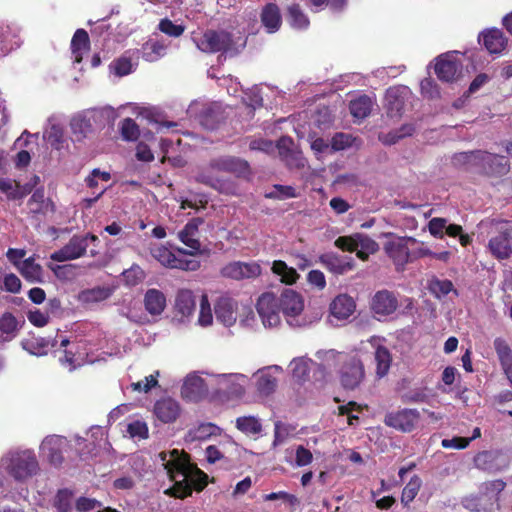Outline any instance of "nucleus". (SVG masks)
<instances>
[{"mask_svg": "<svg viewBox=\"0 0 512 512\" xmlns=\"http://www.w3.org/2000/svg\"><path fill=\"white\" fill-rule=\"evenodd\" d=\"M158 462L174 483L170 489L178 498L189 496L193 489L202 490L207 484V475L190 463L188 456L174 449L160 452Z\"/></svg>", "mask_w": 512, "mask_h": 512, "instance_id": "f257e3e1", "label": "nucleus"}, {"mask_svg": "<svg viewBox=\"0 0 512 512\" xmlns=\"http://www.w3.org/2000/svg\"><path fill=\"white\" fill-rule=\"evenodd\" d=\"M248 169L247 162L235 157H220L210 161V163L201 169L196 176V180L202 184L210 186L221 193H233L235 188L232 182L223 179L220 173L227 172L235 175L244 174Z\"/></svg>", "mask_w": 512, "mask_h": 512, "instance_id": "f03ea898", "label": "nucleus"}, {"mask_svg": "<svg viewBox=\"0 0 512 512\" xmlns=\"http://www.w3.org/2000/svg\"><path fill=\"white\" fill-rule=\"evenodd\" d=\"M39 463L31 449L10 450L0 459V473L6 472L16 481H25L37 474ZM0 485L2 478L0 477Z\"/></svg>", "mask_w": 512, "mask_h": 512, "instance_id": "7ed1b4c3", "label": "nucleus"}, {"mask_svg": "<svg viewBox=\"0 0 512 512\" xmlns=\"http://www.w3.org/2000/svg\"><path fill=\"white\" fill-rule=\"evenodd\" d=\"M317 357L324 362V367L330 368L332 363L341 364L340 381L344 388L355 389L364 379V367L362 362L355 356L336 352L334 350L320 351Z\"/></svg>", "mask_w": 512, "mask_h": 512, "instance_id": "20e7f679", "label": "nucleus"}, {"mask_svg": "<svg viewBox=\"0 0 512 512\" xmlns=\"http://www.w3.org/2000/svg\"><path fill=\"white\" fill-rule=\"evenodd\" d=\"M43 348H64L63 356L59 357V361L62 366L67 368L69 371L76 369L87 363L94 362V359L89 357L86 344L83 342H71L65 337L58 339H47L42 340Z\"/></svg>", "mask_w": 512, "mask_h": 512, "instance_id": "39448f33", "label": "nucleus"}, {"mask_svg": "<svg viewBox=\"0 0 512 512\" xmlns=\"http://www.w3.org/2000/svg\"><path fill=\"white\" fill-rule=\"evenodd\" d=\"M506 484L502 480H493L480 487L479 495H470L462 499L464 508L475 512H493L499 509V494Z\"/></svg>", "mask_w": 512, "mask_h": 512, "instance_id": "423d86ee", "label": "nucleus"}, {"mask_svg": "<svg viewBox=\"0 0 512 512\" xmlns=\"http://www.w3.org/2000/svg\"><path fill=\"white\" fill-rule=\"evenodd\" d=\"M456 163H463L481 168L485 173L503 175L508 171V163L504 156L485 151H471L455 155Z\"/></svg>", "mask_w": 512, "mask_h": 512, "instance_id": "0eeeda50", "label": "nucleus"}, {"mask_svg": "<svg viewBox=\"0 0 512 512\" xmlns=\"http://www.w3.org/2000/svg\"><path fill=\"white\" fill-rule=\"evenodd\" d=\"M191 39L204 53L228 52L233 46L231 34L223 29H198L191 33Z\"/></svg>", "mask_w": 512, "mask_h": 512, "instance_id": "6e6552de", "label": "nucleus"}, {"mask_svg": "<svg viewBox=\"0 0 512 512\" xmlns=\"http://www.w3.org/2000/svg\"><path fill=\"white\" fill-rule=\"evenodd\" d=\"M151 256L162 266L172 269L196 271L200 267V261L187 257L186 250L179 249V256L172 253L162 244L153 243L149 246Z\"/></svg>", "mask_w": 512, "mask_h": 512, "instance_id": "1a4fd4ad", "label": "nucleus"}, {"mask_svg": "<svg viewBox=\"0 0 512 512\" xmlns=\"http://www.w3.org/2000/svg\"><path fill=\"white\" fill-rule=\"evenodd\" d=\"M211 377L217 394L227 399H242L250 384L249 377L241 373L212 374Z\"/></svg>", "mask_w": 512, "mask_h": 512, "instance_id": "9d476101", "label": "nucleus"}, {"mask_svg": "<svg viewBox=\"0 0 512 512\" xmlns=\"http://www.w3.org/2000/svg\"><path fill=\"white\" fill-rule=\"evenodd\" d=\"M277 300L278 306L281 308V312L289 326L302 327L306 324L302 315L305 302L299 292L293 289H285Z\"/></svg>", "mask_w": 512, "mask_h": 512, "instance_id": "9b49d317", "label": "nucleus"}, {"mask_svg": "<svg viewBox=\"0 0 512 512\" xmlns=\"http://www.w3.org/2000/svg\"><path fill=\"white\" fill-rule=\"evenodd\" d=\"M335 245L344 251L355 252L361 260L368 259L369 255L374 254L379 249L377 242L360 233L341 236L336 239Z\"/></svg>", "mask_w": 512, "mask_h": 512, "instance_id": "f8f14e48", "label": "nucleus"}, {"mask_svg": "<svg viewBox=\"0 0 512 512\" xmlns=\"http://www.w3.org/2000/svg\"><path fill=\"white\" fill-rule=\"evenodd\" d=\"M105 110H87L76 114L70 120V129L76 141H81L86 138L92 131L95 125H102Z\"/></svg>", "mask_w": 512, "mask_h": 512, "instance_id": "ddd939ff", "label": "nucleus"}, {"mask_svg": "<svg viewBox=\"0 0 512 512\" xmlns=\"http://www.w3.org/2000/svg\"><path fill=\"white\" fill-rule=\"evenodd\" d=\"M417 243L414 237H392L384 244V251L393 261L396 269L403 270L411 262V244Z\"/></svg>", "mask_w": 512, "mask_h": 512, "instance_id": "4468645a", "label": "nucleus"}, {"mask_svg": "<svg viewBox=\"0 0 512 512\" xmlns=\"http://www.w3.org/2000/svg\"><path fill=\"white\" fill-rule=\"evenodd\" d=\"M257 312L265 328H274L281 323V308L275 294L263 293L257 301Z\"/></svg>", "mask_w": 512, "mask_h": 512, "instance_id": "2eb2a0df", "label": "nucleus"}, {"mask_svg": "<svg viewBox=\"0 0 512 512\" xmlns=\"http://www.w3.org/2000/svg\"><path fill=\"white\" fill-rule=\"evenodd\" d=\"M497 235L489 240L488 248L491 254L499 259H507L512 253L510 239L512 237V227L508 222H497L495 224Z\"/></svg>", "mask_w": 512, "mask_h": 512, "instance_id": "dca6fc26", "label": "nucleus"}, {"mask_svg": "<svg viewBox=\"0 0 512 512\" xmlns=\"http://www.w3.org/2000/svg\"><path fill=\"white\" fill-rule=\"evenodd\" d=\"M71 441L60 435H50L44 438L40 445V455L50 464L59 466L62 464L63 453L70 447Z\"/></svg>", "mask_w": 512, "mask_h": 512, "instance_id": "f3484780", "label": "nucleus"}, {"mask_svg": "<svg viewBox=\"0 0 512 512\" xmlns=\"http://www.w3.org/2000/svg\"><path fill=\"white\" fill-rule=\"evenodd\" d=\"M98 237L92 234L74 236L61 249L51 254V259L57 262L74 260L83 256L87 250L88 242H95Z\"/></svg>", "mask_w": 512, "mask_h": 512, "instance_id": "a211bd4d", "label": "nucleus"}, {"mask_svg": "<svg viewBox=\"0 0 512 512\" xmlns=\"http://www.w3.org/2000/svg\"><path fill=\"white\" fill-rule=\"evenodd\" d=\"M240 312V303L229 295H221L214 302L216 320L225 327L236 324Z\"/></svg>", "mask_w": 512, "mask_h": 512, "instance_id": "6ab92c4d", "label": "nucleus"}, {"mask_svg": "<svg viewBox=\"0 0 512 512\" xmlns=\"http://www.w3.org/2000/svg\"><path fill=\"white\" fill-rule=\"evenodd\" d=\"M420 421V413L416 409H401L385 415L384 422L387 426L402 432L413 431Z\"/></svg>", "mask_w": 512, "mask_h": 512, "instance_id": "aec40b11", "label": "nucleus"}, {"mask_svg": "<svg viewBox=\"0 0 512 512\" xmlns=\"http://www.w3.org/2000/svg\"><path fill=\"white\" fill-rule=\"evenodd\" d=\"M262 272L260 264L255 261H234L226 264L221 269V274L233 280L255 279Z\"/></svg>", "mask_w": 512, "mask_h": 512, "instance_id": "412c9836", "label": "nucleus"}, {"mask_svg": "<svg viewBox=\"0 0 512 512\" xmlns=\"http://www.w3.org/2000/svg\"><path fill=\"white\" fill-rule=\"evenodd\" d=\"M410 94L411 91L407 86L390 87L385 94L387 114L392 118L400 116Z\"/></svg>", "mask_w": 512, "mask_h": 512, "instance_id": "4be33fe9", "label": "nucleus"}, {"mask_svg": "<svg viewBox=\"0 0 512 512\" xmlns=\"http://www.w3.org/2000/svg\"><path fill=\"white\" fill-rule=\"evenodd\" d=\"M383 339L380 337L373 336L371 337L366 344L370 345L371 348L374 349V356L376 362V375L379 378H382L387 375L392 357L389 350L383 345ZM363 347L361 349H367L365 347V343H362Z\"/></svg>", "mask_w": 512, "mask_h": 512, "instance_id": "5701e85b", "label": "nucleus"}, {"mask_svg": "<svg viewBox=\"0 0 512 512\" xmlns=\"http://www.w3.org/2000/svg\"><path fill=\"white\" fill-rule=\"evenodd\" d=\"M196 297L189 289H180L175 297V312L182 323H189L194 317Z\"/></svg>", "mask_w": 512, "mask_h": 512, "instance_id": "b1692460", "label": "nucleus"}, {"mask_svg": "<svg viewBox=\"0 0 512 512\" xmlns=\"http://www.w3.org/2000/svg\"><path fill=\"white\" fill-rule=\"evenodd\" d=\"M43 137L53 149L60 153L68 151L69 141L64 135L63 125L55 117L48 119Z\"/></svg>", "mask_w": 512, "mask_h": 512, "instance_id": "393cba45", "label": "nucleus"}, {"mask_svg": "<svg viewBox=\"0 0 512 512\" xmlns=\"http://www.w3.org/2000/svg\"><path fill=\"white\" fill-rule=\"evenodd\" d=\"M282 372L278 365H272L258 370L254 377L256 379V388L260 395L268 396L272 394L277 387V375Z\"/></svg>", "mask_w": 512, "mask_h": 512, "instance_id": "a878e982", "label": "nucleus"}, {"mask_svg": "<svg viewBox=\"0 0 512 512\" xmlns=\"http://www.w3.org/2000/svg\"><path fill=\"white\" fill-rule=\"evenodd\" d=\"M207 393L208 387L200 376L196 374H189L184 379L181 388V395L184 399L197 402L204 398Z\"/></svg>", "mask_w": 512, "mask_h": 512, "instance_id": "bb28decb", "label": "nucleus"}, {"mask_svg": "<svg viewBox=\"0 0 512 512\" xmlns=\"http://www.w3.org/2000/svg\"><path fill=\"white\" fill-rule=\"evenodd\" d=\"M460 65L454 53L440 55L436 59L435 73L438 78L445 82H451L456 79Z\"/></svg>", "mask_w": 512, "mask_h": 512, "instance_id": "cd10ccee", "label": "nucleus"}, {"mask_svg": "<svg viewBox=\"0 0 512 512\" xmlns=\"http://www.w3.org/2000/svg\"><path fill=\"white\" fill-rule=\"evenodd\" d=\"M156 418L163 423H172L177 420L181 413L178 401L171 397H164L156 401L153 409Z\"/></svg>", "mask_w": 512, "mask_h": 512, "instance_id": "c85d7f7f", "label": "nucleus"}, {"mask_svg": "<svg viewBox=\"0 0 512 512\" xmlns=\"http://www.w3.org/2000/svg\"><path fill=\"white\" fill-rule=\"evenodd\" d=\"M317 443L316 438H311L307 445H296L286 450V462L292 467H305L313 462V452L309 448L310 443Z\"/></svg>", "mask_w": 512, "mask_h": 512, "instance_id": "c756f323", "label": "nucleus"}, {"mask_svg": "<svg viewBox=\"0 0 512 512\" xmlns=\"http://www.w3.org/2000/svg\"><path fill=\"white\" fill-rule=\"evenodd\" d=\"M479 42L484 45L491 54H500L506 48L507 38L503 31L497 28L484 30L479 35Z\"/></svg>", "mask_w": 512, "mask_h": 512, "instance_id": "7c9ffc66", "label": "nucleus"}, {"mask_svg": "<svg viewBox=\"0 0 512 512\" xmlns=\"http://www.w3.org/2000/svg\"><path fill=\"white\" fill-rule=\"evenodd\" d=\"M398 307V301L393 293L383 290L378 291L371 303V308L375 315L388 316L396 311Z\"/></svg>", "mask_w": 512, "mask_h": 512, "instance_id": "2f4dec72", "label": "nucleus"}, {"mask_svg": "<svg viewBox=\"0 0 512 512\" xmlns=\"http://www.w3.org/2000/svg\"><path fill=\"white\" fill-rule=\"evenodd\" d=\"M356 304L354 299L347 294L336 296L329 307L330 316L339 321L347 320L354 313Z\"/></svg>", "mask_w": 512, "mask_h": 512, "instance_id": "473e14b6", "label": "nucleus"}, {"mask_svg": "<svg viewBox=\"0 0 512 512\" xmlns=\"http://www.w3.org/2000/svg\"><path fill=\"white\" fill-rule=\"evenodd\" d=\"M113 292L114 287L112 286H96L80 291L77 295V300L80 304L89 307L107 300Z\"/></svg>", "mask_w": 512, "mask_h": 512, "instance_id": "72a5a7b5", "label": "nucleus"}, {"mask_svg": "<svg viewBox=\"0 0 512 512\" xmlns=\"http://www.w3.org/2000/svg\"><path fill=\"white\" fill-rule=\"evenodd\" d=\"M197 234L198 221L195 219L189 221L178 233L180 241L190 249L189 252L186 251L187 257L189 258H195V253L200 250V242L197 239Z\"/></svg>", "mask_w": 512, "mask_h": 512, "instance_id": "f704fd0d", "label": "nucleus"}, {"mask_svg": "<svg viewBox=\"0 0 512 512\" xmlns=\"http://www.w3.org/2000/svg\"><path fill=\"white\" fill-rule=\"evenodd\" d=\"M19 32L17 26L0 24V56L20 46Z\"/></svg>", "mask_w": 512, "mask_h": 512, "instance_id": "c9c22d12", "label": "nucleus"}, {"mask_svg": "<svg viewBox=\"0 0 512 512\" xmlns=\"http://www.w3.org/2000/svg\"><path fill=\"white\" fill-rule=\"evenodd\" d=\"M493 345L500 365L512 385V350L508 343L501 337L496 338Z\"/></svg>", "mask_w": 512, "mask_h": 512, "instance_id": "e433bc0d", "label": "nucleus"}, {"mask_svg": "<svg viewBox=\"0 0 512 512\" xmlns=\"http://www.w3.org/2000/svg\"><path fill=\"white\" fill-rule=\"evenodd\" d=\"M137 51H127L110 64V70L118 77L132 73L137 66Z\"/></svg>", "mask_w": 512, "mask_h": 512, "instance_id": "4c0bfd02", "label": "nucleus"}, {"mask_svg": "<svg viewBox=\"0 0 512 512\" xmlns=\"http://www.w3.org/2000/svg\"><path fill=\"white\" fill-rule=\"evenodd\" d=\"M145 310L153 315H160L166 308V297L163 292L158 289H148L144 295Z\"/></svg>", "mask_w": 512, "mask_h": 512, "instance_id": "58836bf2", "label": "nucleus"}, {"mask_svg": "<svg viewBox=\"0 0 512 512\" xmlns=\"http://www.w3.org/2000/svg\"><path fill=\"white\" fill-rule=\"evenodd\" d=\"M31 189L30 185H20L15 180L0 177V192L8 200L22 199L31 192Z\"/></svg>", "mask_w": 512, "mask_h": 512, "instance_id": "ea45409f", "label": "nucleus"}, {"mask_svg": "<svg viewBox=\"0 0 512 512\" xmlns=\"http://www.w3.org/2000/svg\"><path fill=\"white\" fill-rule=\"evenodd\" d=\"M168 44L164 40L149 39L142 45V58L147 62H155L166 55Z\"/></svg>", "mask_w": 512, "mask_h": 512, "instance_id": "a19ab883", "label": "nucleus"}, {"mask_svg": "<svg viewBox=\"0 0 512 512\" xmlns=\"http://www.w3.org/2000/svg\"><path fill=\"white\" fill-rule=\"evenodd\" d=\"M261 22L268 33H275L279 30L282 18L280 10L276 4H267L261 13Z\"/></svg>", "mask_w": 512, "mask_h": 512, "instance_id": "79ce46f5", "label": "nucleus"}, {"mask_svg": "<svg viewBox=\"0 0 512 512\" xmlns=\"http://www.w3.org/2000/svg\"><path fill=\"white\" fill-rule=\"evenodd\" d=\"M90 41L88 33L84 29H78L71 40V52L74 63H80L84 54L89 51Z\"/></svg>", "mask_w": 512, "mask_h": 512, "instance_id": "37998d69", "label": "nucleus"}, {"mask_svg": "<svg viewBox=\"0 0 512 512\" xmlns=\"http://www.w3.org/2000/svg\"><path fill=\"white\" fill-rule=\"evenodd\" d=\"M271 270L280 278L282 283L287 285L294 284L299 278L297 271L293 267H289L282 260H275L272 263Z\"/></svg>", "mask_w": 512, "mask_h": 512, "instance_id": "c03bdc74", "label": "nucleus"}, {"mask_svg": "<svg viewBox=\"0 0 512 512\" xmlns=\"http://www.w3.org/2000/svg\"><path fill=\"white\" fill-rule=\"evenodd\" d=\"M214 316L211 303L208 295L203 293L199 299V312L196 324L200 327L206 328L213 324Z\"/></svg>", "mask_w": 512, "mask_h": 512, "instance_id": "a18cd8bd", "label": "nucleus"}, {"mask_svg": "<svg viewBox=\"0 0 512 512\" xmlns=\"http://www.w3.org/2000/svg\"><path fill=\"white\" fill-rule=\"evenodd\" d=\"M287 20L292 28L298 30L306 29L310 24L307 15L298 4L288 6Z\"/></svg>", "mask_w": 512, "mask_h": 512, "instance_id": "49530a36", "label": "nucleus"}, {"mask_svg": "<svg viewBox=\"0 0 512 512\" xmlns=\"http://www.w3.org/2000/svg\"><path fill=\"white\" fill-rule=\"evenodd\" d=\"M372 106V99L363 95L352 100L350 102L349 109L354 118L363 119L370 114Z\"/></svg>", "mask_w": 512, "mask_h": 512, "instance_id": "de8ad7c7", "label": "nucleus"}, {"mask_svg": "<svg viewBox=\"0 0 512 512\" xmlns=\"http://www.w3.org/2000/svg\"><path fill=\"white\" fill-rule=\"evenodd\" d=\"M18 269L22 276L30 282H39L42 278V268L35 263L33 258L25 259L18 264Z\"/></svg>", "mask_w": 512, "mask_h": 512, "instance_id": "09e8293b", "label": "nucleus"}, {"mask_svg": "<svg viewBox=\"0 0 512 512\" xmlns=\"http://www.w3.org/2000/svg\"><path fill=\"white\" fill-rule=\"evenodd\" d=\"M221 429L212 423H201L193 429L189 430L188 437L192 440L204 441L212 436H217Z\"/></svg>", "mask_w": 512, "mask_h": 512, "instance_id": "8fccbe9b", "label": "nucleus"}, {"mask_svg": "<svg viewBox=\"0 0 512 512\" xmlns=\"http://www.w3.org/2000/svg\"><path fill=\"white\" fill-rule=\"evenodd\" d=\"M360 142L349 133H336L331 139V151L337 152L351 147H358Z\"/></svg>", "mask_w": 512, "mask_h": 512, "instance_id": "3c124183", "label": "nucleus"}, {"mask_svg": "<svg viewBox=\"0 0 512 512\" xmlns=\"http://www.w3.org/2000/svg\"><path fill=\"white\" fill-rule=\"evenodd\" d=\"M111 179V174L100 169H94L86 178V184L90 188L99 189L95 199H98L107 189L106 186H100L101 182L107 183Z\"/></svg>", "mask_w": 512, "mask_h": 512, "instance_id": "603ef678", "label": "nucleus"}, {"mask_svg": "<svg viewBox=\"0 0 512 512\" xmlns=\"http://www.w3.org/2000/svg\"><path fill=\"white\" fill-rule=\"evenodd\" d=\"M428 288L429 291L438 299L445 297L452 291L456 293V290L453 288V283L450 280H441L436 277L429 281Z\"/></svg>", "mask_w": 512, "mask_h": 512, "instance_id": "864d4df0", "label": "nucleus"}, {"mask_svg": "<svg viewBox=\"0 0 512 512\" xmlns=\"http://www.w3.org/2000/svg\"><path fill=\"white\" fill-rule=\"evenodd\" d=\"M236 427L245 434H258L261 432L262 425L258 418L254 416H242L236 419Z\"/></svg>", "mask_w": 512, "mask_h": 512, "instance_id": "5fc2aeb1", "label": "nucleus"}, {"mask_svg": "<svg viewBox=\"0 0 512 512\" xmlns=\"http://www.w3.org/2000/svg\"><path fill=\"white\" fill-rule=\"evenodd\" d=\"M310 364H312V361L305 357H298L294 358L290 362V368L292 371L293 377L297 381H304L308 375Z\"/></svg>", "mask_w": 512, "mask_h": 512, "instance_id": "6e6d98bb", "label": "nucleus"}, {"mask_svg": "<svg viewBox=\"0 0 512 512\" xmlns=\"http://www.w3.org/2000/svg\"><path fill=\"white\" fill-rule=\"evenodd\" d=\"M75 507L80 512H117L111 508H102V504L99 501L87 497L78 498L75 502Z\"/></svg>", "mask_w": 512, "mask_h": 512, "instance_id": "4d7b16f0", "label": "nucleus"}, {"mask_svg": "<svg viewBox=\"0 0 512 512\" xmlns=\"http://www.w3.org/2000/svg\"><path fill=\"white\" fill-rule=\"evenodd\" d=\"M294 431V426L283 423L281 421H277L274 427L273 446H279L284 444L292 436Z\"/></svg>", "mask_w": 512, "mask_h": 512, "instance_id": "13d9d810", "label": "nucleus"}, {"mask_svg": "<svg viewBox=\"0 0 512 512\" xmlns=\"http://www.w3.org/2000/svg\"><path fill=\"white\" fill-rule=\"evenodd\" d=\"M422 485V481L419 476L414 475L410 481L403 488L401 502L405 505L412 502L417 496Z\"/></svg>", "mask_w": 512, "mask_h": 512, "instance_id": "bf43d9fd", "label": "nucleus"}, {"mask_svg": "<svg viewBox=\"0 0 512 512\" xmlns=\"http://www.w3.org/2000/svg\"><path fill=\"white\" fill-rule=\"evenodd\" d=\"M74 505L73 494L69 490H60L55 498V507L58 512H72Z\"/></svg>", "mask_w": 512, "mask_h": 512, "instance_id": "052dcab7", "label": "nucleus"}, {"mask_svg": "<svg viewBox=\"0 0 512 512\" xmlns=\"http://www.w3.org/2000/svg\"><path fill=\"white\" fill-rule=\"evenodd\" d=\"M17 320L12 314H4L0 318V331L5 334L4 341H9L15 336Z\"/></svg>", "mask_w": 512, "mask_h": 512, "instance_id": "680f3d73", "label": "nucleus"}, {"mask_svg": "<svg viewBox=\"0 0 512 512\" xmlns=\"http://www.w3.org/2000/svg\"><path fill=\"white\" fill-rule=\"evenodd\" d=\"M126 431L131 438L146 439L148 437L149 429L146 422L137 419L127 424Z\"/></svg>", "mask_w": 512, "mask_h": 512, "instance_id": "e2e57ef3", "label": "nucleus"}, {"mask_svg": "<svg viewBox=\"0 0 512 512\" xmlns=\"http://www.w3.org/2000/svg\"><path fill=\"white\" fill-rule=\"evenodd\" d=\"M158 29L170 37H179L184 33L185 26L176 24L168 18H164L159 22Z\"/></svg>", "mask_w": 512, "mask_h": 512, "instance_id": "0e129e2a", "label": "nucleus"}, {"mask_svg": "<svg viewBox=\"0 0 512 512\" xmlns=\"http://www.w3.org/2000/svg\"><path fill=\"white\" fill-rule=\"evenodd\" d=\"M159 372L146 376L143 380L133 382L130 388L139 393H148L153 387L158 384Z\"/></svg>", "mask_w": 512, "mask_h": 512, "instance_id": "69168bd1", "label": "nucleus"}, {"mask_svg": "<svg viewBox=\"0 0 512 512\" xmlns=\"http://www.w3.org/2000/svg\"><path fill=\"white\" fill-rule=\"evenodd\" d=\"M120 129H121V135H122L123 139H125L127 141H134L140 135L138 125L131 118H125L121 123Z\"/></svg>", "mask_w": 512, "mask_h": 512, "instance_id": "338daca9", "label": "nucleus"}, {"mask_svg": "<svg viewBox=\"0 0 512 512\" xmlns=\"http://www.w3.org/2000/svg\"><path fill=\"white\" fill-rule=\"evenodd\" d=\"M145 272L139 265H133L123 272V278L127 285L135 286L145 279Z\"/></svg>", "mask_w": 512, "mask_h": 512, "instance_id": "774afa93", "label": "nucleus"}]
</instances>
